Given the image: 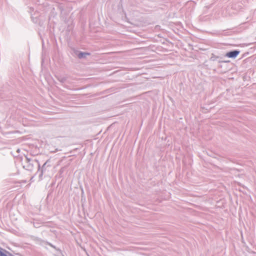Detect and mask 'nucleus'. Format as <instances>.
<instances>
[{"instance_id": "1", "label": "nucleus", "mask_w": 256, "mask_h": 256, "mask_svg": "<svg viewBox=\"0 0 256 256\" xmlns=\"http://www.w3.org/2000/svg\"><path fill=\"white\" fill-rule=\"evenodd\" d=\"M34 164H38V170H40V166L38 161L36 159L30 158L26 156L23 167L26 170L31 171L34 169Z\"/></svg>"}, {"instance_id": "2", "label": "nucleus", "mask_w": 256, "mask_h": 256, "mask_svg": "<svg viewBox=\"0 0 256 256\" xmlns=\"http://www.w3.org/2000/svg\"><path fill=\"white\" fill-rule=\"evenodd\" d=\"M240 51L238 50L230 51L226 53V56L228 58H235L240 54Z\"/></svg>"}, {"instance_id": "3", "label": "nucleus", "mask_w": 256, "mask_h": 256, "mask_svg": "<svg viewBox=\"0 0 256 256\" xmlns=\"http://www.w3.org/2000/svg\"><path fill=\"white\" fill-rule=\"evenodd\" d=\"M75 54L80 59L86 58V56L90 55V53L89 52H79L78 50L75 52Z\"/></svg>"}, {"instance_id": "4", "label": "nucleus", "mask_w": 256, "mask_h": 256, "mask_svg": "<svg viewBox=\"0 0 256 256\" xmlns=\"http://www.w3.org/2000/svg\"><path fill=\"white\" fill-rule=\"evenodd\" d=\"M49 162H50L49 160H47L42 165V167L41 168V172H40V176H39L40 178L43 175V173L46 171V166H50V164H48Z\"/></svg>"}, {"instance_id": "5", "label": "nucleus", "mask_w": 256, "mask_h": 256, "mask_svg": "<svg viewBox=\"0 0 256 256\" xmlns=\"http://www.w3.org/2000/svg\"><path fill=\"white\" fill-rule=\"evenodd\" d=\"M3 251L0 250V256H14L11 253L6 251L5 250L2 249Z\"/></svg>"}, {"instance_id": "6", "label": "nucleus", "mask_w": 256, "mask_h": 256, "mask_svg": "<svg viewBox=\"0 0 256 256\" xmlns=\"http://www.w3.org/2000/svg\"><path fill=\"white\" fill-rule=\"evenodd\" d=\"M58 80L59 82H60L62 83H64V82L66 80V77L65 76H58Z\"/></svg>"}, {"instance_id": "7", "label": "nucleus", "mask_w": 256, "mask_h": 256, "mask_svg": "<svg viewBox=\"0 0 256 256\" xmlns=\"http://www.w3.org/2000/svg\"><path fill=\"white\" fill-rule=\"evenodd\" d=\"M218 58V56L214 55V54H212V56L210 58V60L212 61H215Z\"/></svg>"}, {"instance_id": "8", "label": "nucleus", "mask_w": 256, "mask_h": 256, "mask_svg": "<svg viewBox=\"0 0 256 256\" xmlns=\"http://www.w3.org/2000/svg\"><path fill=\"white\" fill-rule=\"evenodd\" d=\"M56 252L57 254L55 255L56 256H64L62 251L60 248L58 249Z\"/></svg>"}, {"instance_id": "9", "label": "nucleus", "mask_w": 256, "mask_h": 256, "mask_svg": "<svg viewBox=\"0 0 256 256\" xmlns=\"http://www.w3.org/2000/svg\"><path fill=\"white\" fill-rule=\"evenodd\" d=\"M46 244L49 245L50 246H51L52 248H54V249H55V250L56 251L58 249V248H56L54 245H53L52 244L49 242H46Z\"/></svg>"}]
</instances>
